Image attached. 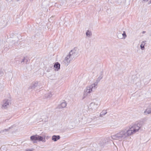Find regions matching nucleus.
I'll return each mask as SVG.
<instances>
[{
	"label": "nucleus",
	"mask_w": 151,
	"mask_h": 151,
	"mask_svg": "<svg viewBox=\"0 0 151 151\" xmlns=\"http://www.w3.org/2000/svg\"><path fill=\"white\" fill-rule=\"evenodd\" d=\"M76 51L75 49L71 50L69 54L65 58L63 62V63L66 66L68 65L70 61L74 58L76 55Z\"/></svg>",
	"instance_id": "nucleus-2"
},
{
	"label": "nucleus",
	"mask_w": 151,
	"mask_h": 151,
	"mask_svg": "<svg viewBox=\"0 0 151 151\" xmlns=\"http://www.w3.org/2000/svg\"><path fill=\"white\" fill-rule=\"evenodd\" d=\"M60 137L59 135H53L52 137V139L55 142L60 139Z\"/></svg>",
	"instance_id": "nucleus-10"
},
{
	"label": "nucleus",
	"mask_w": 151,
	"mask_h": 151,
	"mask_svg": "<svg viewBox=\"0 0 151 151\" xmlns=\"http://www.w3.org/2000/svg\"><path fill=\"white\" fill-rule=\"evenodd\" d=\"M122 35L123 38L124 39H125L127 36L125 31L123 32V33L122 34Z\"/></svg>",
	"instance_id": "nucleus-22"
},
{
	"label": "nucleus",
	"mask_w": 151,
	"mask_h": 151,
	"mask_svg": "<svg viewBox=\"0 0 151 151\" xmlns=\"http://www.w3.org/2000/svg\"><path fill=\"white\" fill-rule=\"evenodd\" d=\"M149 74L147 72H142L139 75L140 81H142L144 85H147L150 81Z\"/></svg>",
	"instance_id": "nucleus-3"
},
{
	"label": "nucleus",
	"mask_w": 151,
	"mask_h": 151,
	"mask_svg": "<svg viewBox=\"0 0 151 151\" xmlns=\"http://www.w3.org/2000/svg\"><path fill=\"white\" fill-rule=\"evenodd\" d=\"M99 81L100 80L97 79L95 83L92 84L94 87V90H95L97 88L96 86L97 85V84Z\"/></svg>",
	"instance_id": "nucleus-15"
},
{
	"label": "nucleus",
	"mask_w": 151,
	"mask_h": 151,
	"mask_svg": "<svg viewBox=\"0 0 151 151\" xmlns=\"http://www.w3.org/2000/svg\"><path fill=\"white\" fill-rule=\"evenodd\" d=\"M107 112L106 110H103L101 113L100 115V116L101 117H103V116L104 115L107 113Z\"/></svg>",
	"instance_id": "nucleus-17"
},
{
	"label": "nucleus",
	"mask_w": 151,
	"mask_h": 151,
	"mask_svg": "<svg viewBox=\"0 0 151 151\" xmlns=\"http://www.w3.org/2000/svg\"><path fill=\"white\" fill-rule=\"evenodd\" d=\"M67 105V103L66 102H62L60 104L59 106V108H63L65 107Z\"/></svg>",
	"instance_id": "nucleus-14"
},
{
	"label": "nucleus",
	"mask_w": 151,
	"mask_h": 151,
	"mask_svg": "<svg viewBox=\"0 0 151 151\" xmlns=\"http://www.w3.org/2000/svg\"><path fill=\"white\" fill-rule=\"evenodd\" d=\"M144 113L146 115L151 113V107H148L144 112Z\"/></svg>",
	"instance_id": "nucleus-11"
},
{
	"label": "nucleus",
	"mask_w": 151,
	"mask_h": 151,
	"mask_svg": "<svg viewBox=\"0 0 151 151\" xmlns=\"http://www.w3.org/2000/svg\"><path fill=\"white\" fill-rule=\"evenodd\" d=\"M25 151H32L31 150L27 149V150H25Z\"/></svg>",
	"instance_id": "nucleus-26"
},
{
	"label": "nucleus",
	"mask_w": 151,
	"mask_h": 151,
	"mask_svg": "<svg viewBox=\"0 0 151 151\" xmlns=\"http://www.w3.org/2000/svg\"><path fill=\"white\" fill-rule=\"evenodd\" d=\"M145 42H146V41L142 42L140 45V47L142 50H143L145 49Z\"/></svg>",
	"instance_id": "nucleus-18"
},
{
	"label": "nucleus",
	"mask_w": 151,
	"mask_h": 151,
	"mask_svg": "<svg viewBox=\"0 0 151 151\" xmlns=\"http://www.w3.org/2000/svg\"><path fill=\"white\" fill-rule=\"evenodd\" d=\"M146 32V31H143L142 32L143 34H144Z\"/></svg>",
	"instance_id": "nucleus-28"
},
{
	"label": "nucleus",
	"mask_w": 151,
	"mask_h": 151,
	"mask_svg": "<svg viewBox=\"0 0 151 151\" xmlns=\"http://www.w3.org/2000/svg\"><path fill=\"white\" fill-rule=\"evenodd\" d=\"M3 88V87L2 85L0 83V91L2 90Z\"/></svg>",
	"instance_id": "nucleus-24"
},
{
	"label": "nucleus",
	"mask_w": 151,
	"mask_h": 151,
	"mask_svg": "<svg viewBox=\"0 0 151 151\" xmlns=\"http://www.w3.org/2000/svg\"><path fill=\"white\" fill-rule=\"evenodd\" d=\"M98 105L97 104H95L94 103H91L90 104V106L91 107H93V109H96L97 108V106Z\"/></svg>",
	"instance_id": "nucleus-16"
},
{
	"label": "nucleus",
	"mask_w": 151,
	"mask_h": 151,
	"mask_svg": "<svg viewBox=\"0 0 151 151\" xmlns=\"http://www.w3.org/2000/svg\"><path fill=\"white\" fill-rule=\"evenodd\" d=\"M52 96V94L51 93H49L45 95V97L46 98H50Z\"/></svg>",
	"instance_id": "nucleus-21"
},
{
	"label": "nucleus",
	"mask_w": 151,
	"mask_h": 151,
	"mask_svg": "<svg viewBox=\"0 0 151 151\" xmlns=\"http://www.w3.org/2000/svg\"><path fill=\"white\" fill-rule=\"evenodd\" d=\"M148 0H143V1H144L145 2H147Z\"/></svg>",
	"instance_id": "nucleus-29"
},
{
	"label": "nucleus",
	"mask_w": 151,
	"mask_h": 151,
	"mask_svg": "<svg viewBox=\"0 0 151 151\" xmlns=\"http://www.w3.org/2000/svg\"><path fill=\"white\" fill-rule=\"evenodd\" d=\"M54 67L57 69V70H58L60 69V64L58 62H56L54 64Z\"/></svg>",
	"instance_id": "nucleus-13"
},
{
	"label": "nucleus",
	"mask_w": 151,
	"mask_h": 151,
	"mask_svg": "<svg viewBox=\"0 0 151 151\" xmlns=\"http://www.w3.org/2000/svg\"><path fill=\"white\" fill-rule=\"evenodd\" d=\"M39 82L36 81L33 82L31 85L29 87V89H38L40 88V83H39Z\"/></svg>",
	"instance_id": "nucleus-5"
},
{
	"label": "nucleus",
	"mask_w": 151,
	"mask_h": 151,
	"mask_svg": "<svg viewBox=\"0 0 151 151\" xmlns=\"http://www.w3.org/2000/svg\"><path fill=\"white\" fill-rule=\"evenodd\" d=\"M142 126L141 122L132 125L129 128L121 130L116 134L112 135L111 138L113 139L117 140L120 141L125 140L128 137L138 132Z\"/></svg>",
	"instance_id": "nucleus-1"
},
{
	"label": "nucleus",
	"mask_w": 151,
	"mask_h": 151,
	"mask_svg": "<svg viewBox=\"0 0 151 151\" xmlns=\"http://www.w3.org/2000/svg\"><path fill=\"white\" fill-rule=\"evenodd\" d=\"M148 3H149V4H150L151 3V0Z\"/></svg>",
	"instance_id": "nucleus-30"
},
{
	"label": "nucleus",
	"mask_w": 151,
	"mask_h": 151,
	"mask_svg": "<svg viewBox=\"0 0 151 151\" xmlns=\"http://www.w3.org/2000/svg\"><path fill=\"white\" fill-rule=\"evenodd\" d=\"M102 76H99L98 77V78H97L98 80H99L100 81L101 79L102 78Z\"/></svg>",
	"instance_id": "nucleus-25"
},
{
	"label": "nucleus",
	"mask_w": 151,
	"mask_h": 151,
	"mask_svg": "<svg viewBox=\"0 0 151 151\" xmlns=\"http://www.w3.org/2000/svg\"><path fill=\"white\" fill-rule=\"evenodd\" d=\"M117 37L119 39H122L123 38L122 37V34L121 33H119L118 34L117 36Z\"/></svg>",
	"instance_id": "nucleus-23"
},
{
	"label": "nucleus",
	"mask_w": 151,
	"mask_h": 151,
	"mask_svg": "<svg viewBox=\"0 0 151 151\" xmlns=\"http://www.w3.org/2000/svg\"><path fill=\"white\" fill-rule=\"evenodd\" d=\"M47 71L48 72H49L50 71V70H49V69H47Z\"/></svg>",
	"instance_id": "nucleus-27"
},
{
	"label": "nucleus",
	"mask_w": 151,
	"mask_h": 151,
	"mask_svg": "<svg viewBox=\"0 0 151 151\" xmlns=\"http://www.w3.org/2000/svg\"><path fill=\"white\" fill-rule=\"evenodd\" d=\"M31 140L34 143H36L37 141V135H33L30 137Z\"/></svg>",
	"instance_id": "nucleus-9"
},
{
	"label": "nucleus",
	"mask_w": 151,
	"mask_h": 151,
	"mask_svg": "<svg viewBox=\"0 0 151 151\" xmlns=\"http://www.w3.org/2000/svg\"><path fill=\"white\" fill-rule=\"evenodd\" d=\"M11 104L10 98L5 99L3 100L1 102V108L6 109L10 106Z\"/></svg>",
	"instance_id": "nucleus-4"
},
{
	"label": "nucleus",
	"mask_w": 151,
	"mask_h": 151,
	"mask_svg": "<svg viewBox=\"0 0 151 151\" xmlns=\"http://www.w3.org/2000/svg\"><path fill=\"white\" fill-rule=\"evenodd\" d=\"M13 127H12L11 126L10 127H9L8 129H5L4 130H1L0 132L1 133H3L4 132H8L9 129L12 128Z\"/></svg>",
	"instance_id": "nucleus-20"
},
{
	"label": "nucleus",
	"mask_w": 151,
	"mask_h": 151,
	"mask_svg": "<svg viewBox=\"0 0 151 151\" xmlns=\"http://www.w3.org/2000/svg\"><path fill=\"white\" fill-rule=\"evenodd\" d=\"M3 148V147H1V150Z\"/></svg>",
	"instance_id": "nucleus-31"
},
{
	"label": "nucleus",
	"mask_w": 151,
	"mask_h": 151,
	"mask_svg": "<svg viewBox=\"0 0 151 151\" xmlns=\"http://www.w3.org/2000/svg\"><path fill=\"white\" fill-rule=\"evenodd\" d=\"M37 141H42V142H45L46 140L45 139V136H41L37 135Z\"/></svg>",
	"instance_id": "nucleus-8"
},
{
	"label": "nucleus",
	"mask_w": 151,
	"mask_h": 151,
	"mask_svg": "<svg viewBox=\"0 0 151 151\" xmlns=\"http://www.w3.org/2000/svg\"><path fill=\"white\" fill-rule=\"evenodd\" d=\"M29 61L27 58L24 57V58L22 59L21 61V63L23 64L24 63H25L26 64H28V63Z\"/></svg>",
	"instance_id": "nucleus-12"
},
{
	"label": "nucleus",
	"mask_w": 151,
	"mask_h": 151,
	"mask_svg": "<svg viewBox=\"0 0 151 151\" xmlns=\"http://www.w3.org/2000/svg\"><path fill=\"white\" fill-rule=\"evenodd\" d=\"M86 35L87 36L90 37L92 35L91 32L88 30H87L86 32Z\"/></svg>",
	"instance_id": "nucleus-19"
},
{
	"label": "nucleus",
	"mask_w": 151,
	"mask_h": 151,
	"mask_svg": "<svg viewBox=\"0 0 151 151\" xmlns=\"http://www.w3.org/2000/svg\"><path fill=\"white\" fill-rule=\"evenodd\" d=\"M134 79L135 81H138L137 82L135 83V84L138 87H141L142 86H143V83L142 82V81H140V78L139 80L137 78H135Z\"/></svg>",
	"instance_id": "nucleus-6"
},
{
	"label": "nucleus",
	"mask_w": 151,
	"mask_h": 151,
	"mask_svg": "<svg viewBox=\"0 0 151 151\" xmlns=\"http://www.w3.org/2000/svg\"><path fill=\"white\" fill-rule=\"evenodd\" d=\"M93 90H94V87L92 85L87 86L86 88V92L88 93H90L92 92Z\"/></svg>",
	"instance_id": "nucleus-7"
}]
</instances>
